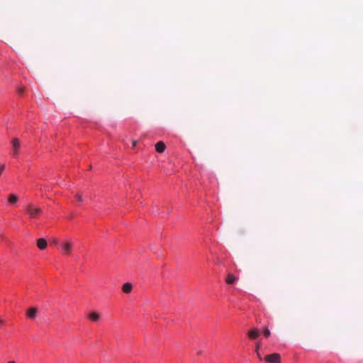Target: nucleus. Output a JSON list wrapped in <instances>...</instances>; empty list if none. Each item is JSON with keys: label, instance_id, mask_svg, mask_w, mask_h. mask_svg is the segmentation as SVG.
<instances>
[{"label": "nucleus", "instance_id": "18", "mask_svg": "<svg viewBox=\"0 0 363 363\" xmlns=\"http://www.w3.org/2000/svg\"><path fill=\"white\" fill-rule=\"evenodd\" d=\"M23 91H24L23 88H21L18 89V93H20V94L23 93Z\"/></svg>", "mask_w": 363, "mask_h": 363}, {"label": "nucleus", "instance_id": "3", "mask_svg": "<svg viewBox=\"0 0 363 363\" xmlns=\"http://www.w3.org/2000/svg\"><path fill=\"white\" fill-rule=\"evenodd\" d=\"M12 152L11 154L13 157H16L19 153V149L21 147V142L18 138H13L11 140Z\"/></svg>", "mask_w": 363, "mask_h": 363}, {"label": "nucleus", "instance_id": "8", "mask_svg": "<svg viewBox=\"0 0 363 363\" xmlns=\"http://www.w3.org/2000/svg\"><path fill=\"white\" fill-rule=\"evenodd\" d=\"M166 146L162 141H160L155 144L156 151L159 153H162L165 150Z\"/></svg>", "mask_w": 363, "mask_h": 363}, {"label": "nucleus", "instance_id": "1", "mask_svg": "<svg viewBox=\"0 0 363 363\" xmlns=\"http://www.w3.org/2000/svg\"><path fill=\"white\" fill-rule=\"evenodd\" d=\"M25 210L28 216L32 219L38 218L43 212V209L40 206L33 203H28Z\"/></svg>", "mask_w": 363, "mask_h": 363}, {"label": "nucleus", "instance_id": "14", "mask_svg": "<svg viewBox=\"0 0 363 363\" xmlns=\"http://www.w3.org/2000/svg\"><path fill=\"white\" fill-rule=\"evenodd\" d=\"M256 348H255V352L256 354H258L259 350L261 347V343L259 342H256Z\"/></svg>", "mask_w": 363, "mask_h": 363}, {"label": "nucleus", "instance_id": "9", "mask_svg": "<svg viewBox=\"0 0 363 363\" xmlns=\"http://www.w3.org/2000/svg\"><path fill=\"white\" fill-rule=\"evenodd\" d=\"M132 289H133V285H132V284H130L129 282L125 283L122 286V291L125 294H130L131 292Z\"/></svg>", "mask_w": 363, "mask_h": 363}, {"label": "nucleus", "instance_id": "5", "mask_svg": "<svg viewBox=\"0 0 363 363\" xmlns=\"http://www.w3.org/2000/svg\"><path fill=\"white\" fill-rule=\"evenodd\" d=\"M38 308L35 307H32L28 309L26 311V316L29 319H35L38 314Z\"/></svg>", "mask_w": 363, "mask_h": 363}, {"label": "nucleus", "instance_id": "16", "mask_svg": "<svg viewBox=\"0 0 363 363\" xmlns=\"http://www.w3.org/2000/svg\"><path fill=\"white\" fill-rule=\"evenodd\" d=\"M5 169V164H0V175L2 174L3 171Z\"/></svg>", "mask_w": 363, "mask_h": 363}, {"label": "nucleus", "instance_id": "19", "mask_svg": "<svg viewBox=\"0 0 363 363\" xmlns=\"http://www.w3.org/2000/svg\"><path fill=\"white\" fill-rule=\"evenodd\" d=\"M257 355L258 358L261 360L262 359V357H261V355H260L259 352H258V354H257Z\"/></svg>", "mask_w": 363, "mask_h": 363}, {"label": "nucleus", "instance_id": "6", "mask_svg": "<svg viewBox=\"0 0 363 363\" xmlns=\"http://www.w3.org/2000/svg\"><path fill=\"white\" fill-rule=\"evenodd\" d=\"M48 243L45 239L44 238H39L37 240V246L38 247L43 250H45L47 247Z\"/></svg>", "mask_w": 363, "mask_h": 363}, {"label": "nucleus", "instance_id": "11", "mask_svg": "<svg viewBox=\"0 0 363 363\" xmlns=\"http://www.w3.org/2000/svg\"><path fill=\"white\" fill-rule=\"evenodd\" d=\"M238 279L232 274H228L225 281L228 284H233Z\"/></svg>", "mask_w": 363, "mask_h": 363}, {"label": "nucleus", "instance_id": "10", "mask_svg": "<svg viewBox=\"0 0 363 363\" xmlns=\"http://www.w3.org/2000/svg\"><path fill=\"white\" fill-rule=\"evenodd\" d=\"M89 317L90 320L93 322H98L100 320V315L96 312H91Z\"/></svg>", "mask_w": 363, "mask_h": 363}, {"label": "nucleus", "instance_id": "15", "mask_svg": "<svg viewBox=\"0 0 363 363\" xmlns=\"http://www.w3.org/2000/svg\"><path fill=\"white\" fill-rule=\"evenodd\" d=\"M75 197H76V199H77V201L79 202H82L83 199H82V196L80 194H77L75 196Z\"/></svg>", "mask_w": 363, "mask_h": 363}, {"label": "nucleus", "instance_id": "4", "mask_svg": "<svg viewBox=\"0 0 363 363\" xmlns=\"http://www.w3.org/2000/svg\"><path fill=\"white\" fill-rule=\"evenodd\" d=\"M265 360L269 363H281V356L279 353H273L272 354L267 355Z\"/></svg>", "mask_w": 363, "mask_h": 363}, {"label": "nucleus", "instance_id": "21", "mask_svg": "<svg viewBox=\"0 0 363 363\" xmlns=\"http://www.w3.org/2000/svg\"><path fill=\"white\" fill-rule=\"evenodd\" d=\"M7 363H16L14 361H10V362H8Z\"/></svg>", "mask_w": 363, "mask_h": 363}, {"label": "nucleus", "instance_id": "20", "mask_svg": "<svg viewBox=\"0 0 363 363\" xmlns=\"http://www.w3.org/2000/svg\"><path fill=\"white\" fill-rule=\"evenodd\" d=\"M53 242H54L55 244H57V240H53Z\"/></svg>", "mask_w": 363, "mask_h": 363}, {"label": "nucleus", "instance_id": "12", "mask_svg": "<svg viewBox=\"0 0 363 363\" xmlns=\"http://www.w3.org/2000/svg\"><path fill=\"white\" fill-rule=\"evenodd\" d=\"M8 201L11 204H15L18 201V197L15 194H10L8 197Z\"/></svg>", "mask_w": 363, "mask_h": 363}, {"label": "nucleus", "instance_id": "7", "mask_svg": "<svg viewBox=\"0 0 363 363\" xmlns=\"http://www.w3.org/2000/svg\"><path fill=\"white\" fill-rule=\"evenodd\" d=\"M259 334L258 330L253 328L248 332V337L252 340H255L259 337Z\"/></svg>", "mask_w": 363, "mask_h": 363}, {"label": "nucleus", "instance_id": "17", "mask_svg": "<svg viewBox=\"0 0 363 363\" xmlns=\"http://www.w3.org/2000/svg\"><path fill=\"white\" fill-rule=\"evenodd\" d=\"M132 145H133V147H135V146H136V145H137V141H136V140H133V141L132 142Z\"/></svg>", "mask_w": 363, "mask_h": 363}, {"label": "nucleus", "instance_id": "13", "mask_svg": "<svg viewBox=\"0 0 363 363\" xmlns=\"http://www.w3.org/2000/svg\"><path fill=\"white\" fill-rule=\"evenodd\" d=\"M263 333H264V335L266 337H268L270 336L271 335V333H270V330L266 328L264 331H263Z\"/></svg>", "mask_w": 363, "mask_h": 363}, {"label": "nucleus", "instance_id": "2", "mask_svg": "<svg viewBox=\"0 0 363 363\" xmlns=\"http://www.w3.org/2000/svg\"><path fill=\"white\" fill-rule=\"evenodd\" d=\"M61 247V252L64 255H69L71 254L72 248H73V243L70 240H65L64 242H62L60 244Z\"/></svg>", "mask_w": 363, "mask_h": 363}]
</instances>
